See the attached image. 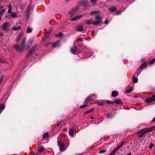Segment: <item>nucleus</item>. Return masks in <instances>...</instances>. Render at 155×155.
I'll return each instance as SVG.
<instances>
[{
    "mask_svg": "<svg viewBox=\"0 0 155 155\" xmlns=\"http://www.w3.org/2000/svg\"><path fill=\"white\" fill-rule=\"evenodd\" d=\"M106 152V150H103L100 151L99 153H103Z\"/></svg>",
    "mask_w": 155,
    "mask_h": 155,
    "instance_id": "4c0bfd02",
    "label": "nucleus"
},
{
    "mask_svg": "<svg viewBox=\"0 0 155 155\" xmlns=\"http://www.w3.org/2000/svg\"><path fill=\"white\" fill-rule=\"evenodd\" d=\"M52 30V29H50L47 32V33H48V34H49L51 31V30Z\"/></svg>",
    "mask_w": 155,
    "mask_h": 155,
    "instance_id": "09e8293b",
    "label": "nucleus"
},
{
    "mask_svg": "<svg viewBox=\"0 0 155 155\" xmlns=\"http://www.w3.org/2000/svg\"><path fill=\"white\" fill-rule=\"evenodd\" d=\"M78 7L74 8L69 11L68 12V14L70 15H73L74 14L78 11Z\"/></svg>",
    "mask_w": 155,
    "mask_h": 155,
    "instance_id": "0eeeda50",
    "label": "nucleus"
},
{
    "mask_svg": "<svg viewBox=\"0 0 155 155\" xmlns=\"http://www.w3.org/2000/svg\"><path fill=\"white\" fill-rule=\"evenodd\" d=\"M61 122H59L57 124V125L58 126H59L60 125V123H61Z\"/></svg>",
    "mask_w": 155,
    "mask_h": 155,
    "instance_id": "6e6d98bb",
    "label": "nucleus"
},
{
    "mask_svg": "<svg viewBox=\"0 0 155 155\" xmlns=\"http://www.w3.org/2000/svg\"><path fill=\"white\" fill-rule=\"evenodd\" d=\"M104 104V102H100L99 103V105L100 106H103Z\"/></svg>",
    "mask_w": 155,
    "mask_h": 155,
    "instance_id": "79ce46f5",
    "label": "nucleus"
},
{
    "mask_svg": "<svg viewBox=\"0 0 155 155\" xmlns=\"http://www.w3.org/2000/svg\"><path fill=\"white\" fill-rule=\"evenodd\" d=\"M67 145H68V147L69 146V142H68V143H67Z\"/></svg>",
    "mask_w": 155,
    "mask_h": 155,
    "instance_id": "680f3d73",
    "label": "nucleus"
},
{
    "mask_svg": "<svg viewBox=\"0 0 155 155\" xmlns=\"http://www.w3.org/2000/svg\"><path fill=\"white\" fill-rule=\"evenodd\" d=\"M120 150H122L123 151L124 150H122L121 148H120Z\"/></svg>",
    "mask_w": 155,
    "mask_h": 155,
    "instance_id": "338daca9",
    "label": "nucleus"
},
{
    "mask_svg": "<svg viewBox=\"0 0 155 155\" xmlns=\"http://www.w3.org/2000/svg\"><path fill=\"white\" fill-rule=\"evenodd\" d=\"M5 108L4 105H0V114Z\"/></svg>",
    "mask_w": 155,
    "mask_h": 155,
    "instance_id": "c756f323",
    "label": "nucleus"
},
{
    "mask_svg": "<svg viewBox=\"0 0 155 155\" xmlns=\"http://www.w3.org/2000/svg\"><path fill=\"white\" fill-rule=\"evenodd\" d=\"M0 63H3V61L0 58Z\"/></svg>",
    "mask_w": 155,
    "mask_h": 155,
    "instance_id": "864d4df0",
    "label": "nucleus"
},
{
    "mask_svg": "<svg viewBox=\"0 0 155 155\" xmlns=\"http://www.w3.org/2000/svg\"><path fill=\"white\" fill-rule=\"evenodd\" d=\"M92 100V98H91V96L88 97L85 100V102H88L89 101H91Z\"/></svg>",
    "mask_w": 155,
    "mask_h": 155,
    "instance_id": "393cba45",
    "label": "nucleus"
},
{
    "mask_svg": "<svg viewBox=\"0 0 155 155\" xmlns=\"http://www.w3.org/2000/svg\"><path fill=\"white\" fill-rule=\"evenodd\" d=\"M77 41H82V40L81 38H79L77 39Z\"/></svg>",
    "mask_w": 155,
    "mask_h": 155,
    "instance_id": "a18cd8bd",
    "label": "nucleus"
},
{
    "mask_svg": "<svg viewBox=\"0 0 155 155\" xmlns=\"http://www.w3.org/2000/svg\"><path fill=\"white\" fill-rule=\"evenodd\" d=\"M59 45V44L58 43H53L52 45V47L53 48H55L58 46Z\"/></svg>",
    "mask_w": 155,
    "mask_h": 155,
    "instance_id": "7c9ffc66",
    "label": "nucleus"
},
{
    "mask_svg": "<svg viewBox=\"0 0 155 155\" xmlns=\"http://www.w3.org/2000/svg\"><path fill=\"white\" fill-rule=\"evenodd\" d=\"M147 64L145 63H144L143 64H142L140 66V68L143 69L147 67Z\"/></svg>",
    "mask_w": 155,
    "mask_h": 155,
    "instance_id": "a211bd4d",
    "label": "nucleus"
},
{
    "mask_svg": "<svg viewBox=\"0 0 155 155\" xmlns=\"http://www.w3.org/2000/svg\"><path fill=\"white\" fill-rule=\"evenodd\" d=\"M8 13L10 14L12 12V5L11 4H10L8 5Z\"/></svg>",
    "mask_w": 155,
    "mask_h": 155,
    "instance_id": "5701e85b",
    "label": "nucleus"
},
{
    "mask_svg": "<svg viewBox=\"0 0 155 155\" xmlns=\"http://www.w3.org/2000/svg\"><path fill=\"white\" fill-rule=\"evenodd\" d=\"M81 16L82 15H78L77 17H76L72 18L71 19V21H76L78 20L81 18Z\"/></svg>",
    "mask_w": 155,
    "mask_h": 155,
    "instance_id": "4468645a",
    "label": "nucleus"
},
{
    "mask_svg": "<svg viewBox=\"0 0 155 155\" xmlns=\"http://www.w3.org/2000/svg\"><path fill=\"white\" fill-rule=\"evenodd\" d=\"M87 106V105H82L80 107V108L81 109L85 107H86V106Z\"/></svg>",
    "mask_w": 155,
    "mask_h": 155,
    "instance_id": "a19ab883",
    "label": "nucleus"
},
{
    "mask_svg": "<svg viewBox=\"0 0 155 155\" xmlns=\"http://www.w3.org/2000/svg\"><path fill=\"white\" fill-rule=\"evenodd\" d=\"M155 61V58L151 60L150 62V64H153Z\"/></svg>",
    "mask_w": 155,
    "mask_h": 155,
    "instance_id": "c9c22d12",
    "label": "nucleus"
},
{
    "mask_svg": "<svg viewBox=\"0 0 155 155\" xmlns=\"http://www.w3.org/2000/svg\"><path fill=\"white\" fill-rule=\"evenodd\" d=\"M85 23L87 25H90L91 24H93V19L92 18H89L86 20L85 21Z\"/></svg>",
    "mask_w": 155,
    "mask_h": 155,
    "instance_id": "9b49d317",
    "label": "nucleus"
},
{
    "mask_svg": "<svg viewBox=\"0 0 155 155\" xmlns=\"http://www.w3.org/2000/svg\"><path fill=\"white\" fill-rule=\"evenodd\" d=\"M116 151L114 150L113 151L111 152V153L114 155L115 154V153L116 152Z\"/></svg>",
    "mask_w": 155,
    "mask_h": 155,
    "instance_id": "de8ad7c7",
    "label": "nucleus"
},
{
    "mask_svg": "<svg viewBox=\"0 0 155 155\" xmlns=\"http://www.w3.org/2000/svg\"><path fill=\"white\" fill-rule=\"evenodd\" d=\"M153 146V143H151L149 146V148L151 149Z\"/></svg>",
    "mask_w": 155,
    "mask_h": 155,
    "instance_id": "49530a36",
    "label": "nucleus"
},
{
    "mask_svg": "<svg viewBox=\"0 0 155 155\" xmlns=\"http://www.w3.org/2000/svg\"><path fill=\"white\" fill-rule=\"evenodd\" d=\"M63 35V34L61 32H60L57 35V36L58 37H61Z\"/></svg>",
    "mask_w": 155,
    "mask_h": 155,
    "instance_id": "e433bc0d",
    "label": "nucleus"
},
{
    "mask_svg": "<svg viewBox=\"0 0 155 155\" xmlns=\"http://www.w3.org/2000/svg\"><path fill=\"white\" fill-rule=\"evenodd\" d=\"M74 130L73 129L71 128L69 129V133L71 136H73L74 134Z\"/></svg>",
    "mask_w": 155,
    "mask_h": 155,
    "instance_id": "aec40b11",
    "label": "nucleus"
},
{
    "mask_svg": "<svg viewBox=\"0 0 155 155\" xmlns=\"http://www.w3.org/2000/svg\"><path fill=\"white\" fill-rule=\"evenodd\" d=\"M107 104H109V103H110V101H107Z\"/></svg>",
    "mask_w": 155,
    "mask_h": 155,
    "instance_id": "13d9d810",
    "label": "nucleus"
},
{
    "mask_svg": "<svg viewBox=\"0 0 155 155\" xmlns=\"http://www.w3.org/2000/svg\"><path fill=\"white\" fill-rule=\"evenodd\" d=\"M154 101H155V95H152L151 98L146 99L145 100V101L147 103H152Z\"/></svg>",
    "mask_w": 155,
    "mask_h": 155,
    "instance_id": "6e6552de",
    "label": "nucleus"
},
{
    "mask_svg": "<svg viewBox=\"0 0 155 155\" xmlns=\"http://www.w3.org/2000/svg\"><path fill=\"white\" fill-rule=\"evenodd\" d=\"M22 36V35L21 34H19L16 38V41L17 42H18L20 40L21 37Z\"/></svg>",
    "mask_w": 155,
    "mask_h": 155,
    "instance_id": "b1692460",
    "label": "nucleus"
},
{
    "mask_svg": "<svg viewBox=\"0 0 155 155\" xmlns=\"http://www.w3.org/2000/svg\"><path fill=\"white\" fill-rule=\"evenodd\" d=\"M48 136V134L47 133H45L43 135V138H44V139L46 138Z\"/></svg>",
    "mask_w": 155,
    "mask_h": 155,
    "instance_id": "2f4dec72",
    "label": "nucleus"
},
{
    "mask_svg": "<svg viewBox=\"0 0 155 155\" xmlns=\"http://www.w3.org/2000/svg\"><path fill=\"white\" fill-rule=\"evenodd\" d=\"M40 155V153H38V152L37 153H35L33 154V155Z\"/></svg>",
    "mask_w": 155,
    "mask_h": 155,
    "instance_id": "3c124183",
    "label": "nucleus"
},
{
    "mask_svg": "<svg viewBox=\"0 0 155 155\" xmlns=\"http://www.w3.org/2000/svg\"><path fill=\"white\" fill-rule=\"evenodd\" d=\"M34 41L33 39L30 40L28 42L27 45V49H28L31 47V45L33 42Z\"/></svg>",
    "mask_w": 155,
    "mask_h": 155,
    "instance_id": "ddd939ff",
    "label": "nucleus"
},
{
    "mask_svg": "<svg viewBox=\"0 0 155 155\" xmlns=\"http://www.w3.org/2000/svg\"><path fill=\"white\" fill-rule=\"evenodd\" d=\"M31 9V7L30 5H29L27 8L25 17L28 20L29 19V18Z\"/></svg>",
    "mask_w": 155,
    "mask_h": 155,
    "instance_id": "423d86ee",
    "label": "nucleus"
},
{
    "mask_svg": "<svg viewBox=\"0 0 155 155\" xmlns=\"http://www.w3.org/2000/svg\"><path fill=\"white\" fill-rule=\"evenodd\" d=\"M124 143L125 142H122L118 147L114 150L117 151L118 149L120 148L123 146V145L124 144Z\"/></svg>",
    "mask_w": 155,
    "mask_h": 155,
    "instance_id": "bb28decb",
    "label": "nucleus"
},
{
    "mask_svg": "<svg viewBox=\"0 0 155 155\" xmlns=\"http://www.w3.org/2000/svg\"><path fill=\"white\" fill-rule=\"evenodd\" d=\"M11 16L13 18H14L17 17L16 14L15 13H12L11 15Z\"/></svg>",
    "mask_w": 155,
    "mask_h": 155,
    "instance_id": "72a5a7b5",
    "label": "nucleus"
},
{
    "mask_svg": "<svg viewBox=\"0 0 155 155\" xmlns=\"http://www.w3.org/2000/svg\"><path fill=\"white\" fill-rule=\"evenodd\" d=\"M5 11L6 10L5 9L2 10L0 12V15H2Z\"/></svg>",
    "mask_w": 155,
    "mask_h": 155,
    "instance_id": "f704fd0d",
    "label": "nucleus"
},
{
    "mask_svg": "<svg viewBox=\"0 0 155 155\" xmlns=\"http://www.w3.org/2000/svg\"><path fill=\"white\" fill-rule=\"evenodd\" d=\"M58 144L59 146L61 151L63 152L68 147H65L64 144L60 141H58Z\"/></svg>",
    "mask_w": 155,
    "mask_h": 155,
    "instance_id": "7ed1b4c3",
    "label": "nucleus"
},
{
    "mask_svg": "<svg viewBox=\"0 0 155 155\" xmlns=\"http://www.w3.org/2000/svg\"><path fill=\"white\" fill-rule=\"evenodd\" d=\"M151 122H155V117L153 119Z\"/></svg>",
    "mask_w": 155,
    "mask_h": 155,
    "instance_id": "603ef678",
    "label": "nucleus"
},
{
    "mask_svg": "<svg viewBox=\"0 0 155 155\" xmlns=\"http://www.w3.org/2000/svg\"><path fill=\"white\" fill-rule=\"evenodd\" d=\"M91 3L94 4L97 2L96 0H90Z\"/></svg>",
    "mask_w": 155,
    "mask_h": 155,
    "instance_id": "ea45409f",
    "label": "nucleus"
},
{
    "mask_svg": "<svg viewBox=\"0 0 155 155\" xmlns=\"http://www.w3.org/2000/svg\"><path fill=\"white\" fill-rule=\"evenodd\" d=\"M91 119H93V117H91Z\"/></svg>",
    "mask_w": 155,
    "mask_h": 155,
    "instance_id": "0e129e2a",
    "label": "nucleus"
},
{
    "mask_svg": "<svg viewBox=\"0 0 155 155\" xmlns=\"http://www.w3.org/2000/svg\"><path fill=\"white\" fill-rule=\"evenodd\" d=\"M100 12L99 11H94L91 12L90 14L91 15H93L94 14H100Z\"/></svg>",
    "mask_w": 155,
    "mask_h": 155,
    "instance_id": "dca6fc26",
    "label": "nucleus"
},
{
    "mask_svg": "<svg viewBox=\"0 0 155 155\" xmlns=\"http://www.w3.org/2000/svg\"><path fill=\"white\" fill-rule=\"evenodd\" d=\"M88 3L87 0H82L80 2L81 5L82 6H86L88 4Z\"/></svg>",
    "mask_w": 155,
    "mask_h": 155,
    "instance_id": "1a4fd4ad",
    "label": "nucleus"
},
{
    "mask_svg": "<svg viewBox=\"0 0 155 155\" xmlns=\"http://www.w3.org/2000/svg\"><path fill=\"white\" fill-rule=\"evenodd\" d=\"M133 82L134 83H137L138 81V79L137 78H135V75H134L133 77Z\"/></svg>",
    "mask_w": 155,
    "mask_h": 155,
    "instance_id": "c85d7f7f",
    "label": "nucleus"
},
{
    "mask_svg": "<svg viewBox=\"0 0 155 155\" xmlns=\"http://www.w3.org/2000/svg\"><path fill=\"white\" fill-rule=\"evenodd\" d=\"M77 51V49L75 47L71 48V52L74 54L76 53Z\"/></svg>",
    "mask_w": 155,
    "mask_h": 155,
    "instance_id": "2eb2a0df",
    "label": "nucleus"
},
{
    "mask_svg": "<svg viewBox=\"0 0 155 155\" xmlns=\"http://www.w3.org/2000/svg\"><path fill=\"white\" fill-rule=\"evenodd\" d=\"M139 75V74H138V73H137V76H138Z\"/></svg>",
    "mask_w": 155,
    "mask_h": 155,
    "instance_id": "774afa93",
    "label": "nucleus"
},
{
    "mask_svg": "<svg viewBox=\"0 0 155 155\" xmlns=\"http://www.w3.org/2000/svg\"><path fill=\"white\" fill-rule=\"evenodd\" d=\"M26 41V38L24 37L21 41L20 46L16 45L13 46V48L16 49L17 52H21L25 48V45Z\"/></svg>",
    "mask_w": 155,
    "mask_h": 155,
    "instance_id": "f257e3e1",
    "label": "nucleus"
},
{
    "mask_svg": "<svg viewBox=\"0 0 155 155\" xmlns=\"http://www.w3.org/2000/svg\"><path fill=\"white\" fill-rule=\"evenodd\" d=\"M120 12H119V11H117V15L119 14H120Z\"/></svg>",
    "mask_w": 155,
    "mask_h": 155,
    "instance_id": "bf43d9fd",
    "label": "nucleus"
},
{
    "mask_svg": "<svg viewBox=\"0 0 155 155\" xmlns=\"http://www.w3.org/2000/svg\"><path fill=\"white\" fill-rule=\"evenodd\" d=\"M2 19V18L1 16H0V21Z\"/></svg>",
    "mask_w": 155,
    "mask_h": 155,
    "instance_id": "69168bd1",
    "label": "nucleus"
},
{
    "mask_svg": "<svg viewBox=\"0 0 155 155\" xmlns=\"http://www.w3.org/2000/svg\"><path fill=\"white\" fill-rule=\"evenodd\" d=\"M32 29L29 27H28L27 28V32L28 33H31L32 32Z\"/></svg>",
    "mask_w": 155,
    "mask_h": 155,
    "instance_id": "473e14b6",
    "label": "nucleus"
},
{
    "mask_svg": "<svg viewBox=\"0 0 155 155\" xmlns=\"http://www.w3.org/2000/svg\"><path fill=\"white\" fill-rule=\"evenodd\" d=\"M12 30H15V31L17 30H18L17 28L15 26H14L12 27Z\"/></svg>",
    "mask_w": 155,
    "mask_h": 155,
    "instance_id": "58836bf2",
    "label": "nucleus"
},
{
    "mask_svg": "<svg viewBox=\"0 0 155 155\" xmlns=\"http://www.w3.org/2000/svg\"><path fill=\"white\" fill-rule=\"evenodd\" d=\"M109 155H114L111 152Z\"/></svg>",
    "mask_w": 155,
    "mask_h": 155,
    "instance_id": "052dcab7",
    "label": "nucleus"
},
{
    "mask_svg": "<svg viewBox=\"0 0 155 155\" xmlns=\"http://www.w3.org/2000/svg\"><path fill=\"white\" fill-rule=\"evenodd\" d=\"M124 143L125 142H122L118 147L114 150L117 151L118 149L120 148L123 146V145L124 144Z\"/></svg>",
    "mask_w": 155,
    "mask_h": 155,
    "instance_id": "cd10ccee",
    "label": "nucleus"
},
{
    "mask_svg": "<svg viewBox=\"0 0 155 155\" xmlns=\"http://www.w3.org/2000/svg\"><path fill=\"white\" fill-rule=\"evenodd\" d=\"M95 19L97 21H94L93 24L94 25H97L101 22V17L100 15H97L95 18Z\"/></svg>",
    "mask_w": 155,
    "mask_h": 155,
    "instance_id": "20e7f679",
    "label": "nucleus"
},
{
    "mask_svg": "<svg viewBox=\"0 0 155 155\" xmlns=\"http://www.w3.org/2000/svg\"><path fill=\"white\" fill-rule=\"evenodd\" d=\"M44 148L42 146L39 147L37 149L38 152L40 153L44 151Z\"/></svg>",
    "mask_w": 155,
    "mask_h": 155,
    "instance_id": "f3484780",
    "label": "nucleus"
},
{
    "mask_svg": "<svg viewBox=\"0 0 155 155\" xmlns=\"http://www.w3.org/2000/svg\"><path fill=\"white\" fill-rule=\"evenodd\" d=\"M104 23L105 24H107V20H106L105 22H104Z\"/></svg>",
    "mask_w": 155,
    "mask_h": 155,
    "instance_id": "4d7b16f0",
    "label": "nucleus"
},
{
    "mask_svg": "<svg viewBox=\"0 0 155 155\" xmlns=\"http://www.w3.org/2000/svg\"><path fill=\"white\" fill-rule=\"evenodd\" d=\"M118 95L117 92L116 91H113L112 92V95L114 97H116Z\"/></svg>",
    "mask_w": 155,
    "mask_h": 155,
    "instance_id": "412c9836",
    "label": "nucleus"
},
{
    "mask_svg": "<svg viewBox=\"0 0 155 155\" xmlns=\"http://www.w3.org/2000/svg\"><path fill=\"white\" fill-rule=\"evenodd\" d=\"M117 103V104H122V102L120 100H117L114 101V102H112L111 103L113 104V103Z\"/></svg>",
    "mask_w": 155,
    "mask_h": 155,
    "instance_id": "6ab92c4d",
    "label": "nucleus"
},
{
    "mask_svg": "<svg viewBox=\"0 0 155 155\" xmlns=\"http://www.w3.org/2000/svg\"><path fill=\"white\" fill-rule=\"evenodd\" d=\"M8 25V22H7L5 23L2 25V30L3 31H6L7 29Z\"/></svg>",
    "mask_w": 155,
    "mask_h": 155,
    "instance_id": "9d476101",
    "label": "nucleus"
},
{
    "mask_svg": "<svg viewBox=\"0 0 155 155\" xmlns=\"http://www.w3.org/2000/svg\"><path fill=\"white\" fill-rule=\"evenodd\" d=\"M133 90V88L132 87H130L128 89H127L126 90V91L127 93H130Z\"/></svg>",
    "mask_w": 155,
    "mask_h": 155,
    "instance_id": "a878e982",
    "label": "nucleus"
},
{
    "mask_svg": "<svg viewBox=\"0 0 155 155\" xmlns=\"http://www.w3.org/2000/svg\"><path fill=\"white\" fill-rule=\"evenodd\" d=\"M47 35H45V36H44V37H47Z\"/></svg>",
    "mask_w": 155,
    "mask_h": 155,
    "instance_id": "e2e57ef3",
    "label": "nucleus"
},
{
    "mask_svg": "<svg viewBox=\"0 0 155 155\" xmlns=\"http://www.w3.org/2000/svg\"><path fill=\"white\" fill-rule=\"evenodd\" d=\"M152 128H147L142 129L140 131L137 132V133H139L143 132L138 135L137 137L140 139L144 136L149 131H152Z\"/></svg>",
    "mask_w": 155,
    "mask_h": 155,
    "instance_id": "f03ea898",
    "label": "nucleus"
},
{
    "mask_svg": "<svg viewBox=\"0 0 155 155\" xmlns=\"http://www.w3.org/2000/svg\"><path fill=\"white\" fill-rule=\"evenodd\" d=\"M93 110V109H92V110H88L86 111V113H89L90 112H91Z\"/></svg>",
    "mask_w": 155,
    "mask_h": 155,
    "instance_id": "c03bdc74",
    "label": "nucleus"
},
{
    "mask_svg": "<svg viewBox=\"0 0 155 155\" xmlns=\"http://www.w3.org/2000/svg\"><path fill=\"white\" fill-rule=\"evenodd\" d=\"M84 30V28L81 25L78 26L76 27V31H78L81 32Z\"/></svg>",
    "mask_w": 155,
    "mask_h": 155,
    "instance_id": "f8f14e48",
    "label": "nucleus"
},
{
    "mask_svg": "<svg viewBox=\"0 0 155 155\" xmlns=\"http://www.w3.org/2000/svg\"><path fill=\"white\" fill-rule=\"evenodd\" d=\"M3 78V77L2 76L0 77V83L2 81Z\"/></svg>",
    "mask_w": 155,
    "mask_h": 155,
    "instance_id": "37998d69",
    "label": "nucleus"
},
{
    "mask_svg": "<svg viewBox=\"0 0 155 155\" xmlns=\"http://www.w3.org/2000/svg\"><path fill=\"white\" fill-rule=\"evenodd\" d=\"M127 155H131V153L130 152H129V153H127Z\"/></svg>",
    "mask_w": 155,
    "mask_h": 155,
    "instance_id": "5fc2aeb1",
    "label": "nucleus"
},
{
    "mask_svg": "<svg viewBox=\"0 0 155 155\" xmlns=\"http://www.w3.org/2000/svg\"><path fill=\"white\" fill-rule=\"evenodd\" d=\"M109 10L110 12H113L116 10V8L115 7H111L109 8Z\"/></svg>",
    "mask_w": 155,
    "mask_h": 155,
    "instance_id": "4be33fe9",
    "label": "nucleus"
},
{
    "mask_svg": "<svg viewBox=\"0 0 155 155\" xmlns=\"http://www.w3.org/2000/svg\"><path fill=\"white\" fill-rule=\"evenodd\" d=\"M17 28L18 30L21 29V26H18Z\"/></svg>",
    "mask_w": 155,
    "mask_h": 155,
    "instance_id": "8fccbe9b",
    "label": "nucleus"
},
{
    "mask_svg": "<svg viewBox=\"0 0 155 155\" xmlns=\"http://www.w3.org/2000/svg\"><path fill=\"white\" fill-rule=\"evenodd\" d=\"M38 46V45L37 44H34L31 47L29 52H28L27 56H29L31 54L34 52L37 49V48Z\"/></svg>",
    "mask_w": 155,
    "mask_h": 155,
    "instance_id": "39448f33",
    "label": "nucleus"
}]
</instances>
